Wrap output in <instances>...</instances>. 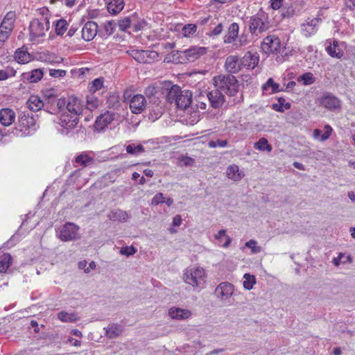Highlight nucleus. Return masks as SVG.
<instances>
[{"instance_id": "a18cd8bd", "label": "nucleus", "mask_w": 355, "mask_h": 355, "mask_svg": "<svg viewBox=\"0 0 355 355\" xmlns=\"http://www.w3.org/2000/svg\"><path fill=\"white\" fill-rule=\"evenodd\" d=\"M243 278V287L247 290H251L256 282L254 276L246 273L244 275Z\"/></svg>"}, {"instance_id": "423d86ee", "label": "nucleus", "mask_w": 355, "mask_h": 355, "mask_svg": "<svg viewBox=\"0 0 355 355\" xmlns=\"http://www.w3.org/2000/svg\"><path fill=\"white\" fill-rule=\"evenodd\" d=\"M18 128L21 135H28L36 130V121L28 113H21L19 116Z\"/></svg>"}, {"instance_id": "c756f323", "label": "nucleus", "mask_w": 355, "mask_h": 355, "mask_svg": "<svg viewBox=\"0 0 355 355\" xmlns=\"http://www.w3.org/2000/svg\"><path fill=\"white\" fill-rule=\"evenodd\" d=\"M108 216L112 220H118L120 222H126L130 218L128 212L121 209L112 211Z\"/></svg>"}, {"instance_id": "412c9836", "label": "nucleus", "mask_w": 355, "mask_h": 355, "mask_svg": "<svg viewBox=\"0 0 355 355\" xmlns=\"http://www.w3.org/2000/svg\"><path fill=\"white\" fill-rule=\"evenodd\" d=\"M15 119V113L10 108H3L0 110V123L4 126L10 125Z\"/></svg>"}, {"instance_id": "2eb2a0df", "label": "nucleus", "mask_w": 355, "mask_h": 355, "mask_svg": "<svg viewBox=\"0 0 355 355\" xmlns=\"http://www.w3.org/2000/svg\"><path fill=\"white\" fill-rule=\"evenodd\" d=\"M242 67L241 60H240L236 55H230L225 60V67L231 73L239 72Z\"/></svg>"}, {"instance_id": "4be33fe9", "label": "nucleus", "mask_w": 355, "mask_h": 355, "mask_svg": "<svg viewBox=\"0 0 355 355\" xmlns=\"http://www.w3.org/2000/svg\"><path fill=\"white\" fill-rule=\"evenodd\" d=\"M114 120V114L107 112L99 116L95 122V128L97 130H103Z\"/></svg>"}, {"instance_id": "473e14b6", "label": "nucleus", "mask_w": 355, "mask_h": 355, "mask_svg": "<svg viewBox=\"0 0 355 355\" xmlns=\"http://www.w3.org/2000/svg\"><path fill=\"white\" fill-rule=\"evenodd\" d=\"M270 89L269 94H274L283 91V89L280 88V85L278 83L274 82L273 79L270 78L267 82L262 86L263 92H267Z\"/></svg>"}, {"instance_id": "2f4dec72", "label": "nucleus", "mask_w": 355, "mask_h": 355, "mask_svg": "<svg viewBox=\"0 0 355 355\" xmlns=\"http://www.w3.org/2000/svg\"><path fill=\"white\" fill-rule=\"evenodd\" d=\"M15 21V13L14 12H8L5 16L0 26L2 28L12 31L13 28L14 22Z\"/></svg>"}, {"instance_id": "e2e57ef3", "label": "nucleus", "mask_w": 355, "mask_h": 355, "mask_svg": "<svg viewBox=\"0 0 355 355\" xmlns=\"http://www.w3.org/2000/svg\"><path fill=\"white\" fill-rule=\"evenodd\" d=\"M10 32L11 31L2 28V27L0 26V42H5L6 40L8 38Z\"/></svg>"}, {"instance_id": "f03ea898", "label": "nucleus", "mask_w": 355, "mask_h": 355, "mask_svg": "<svg viewBox=\"0 0 355 355\" xmlns=\"http://www.w3.org/2000/svg\"><path fill=\"white\" fill-rule=\"evenodd\" d=\"M214 85L222 93L229 96H234L239 91V83L236 78L232 75H219L213 79Z\"/></svg>"}, {"instance_id": "f3484780", "label": "nucleus", "mask_w": 355, "mask_h": 355, "mask_svg": "<svg viewBox=\"0 0 355 355\" xmlns=\"http://www.w3.org/2000/svg\"><path fill=\"white\" fill-rule=\"evenodd\" d=\"M98 25L94 21L87 22L82 29V36L85 41H91L97 33Z\"/></svg>"}, {"instance_id": "864d4df0", "label": "nucleus", "mask_w": 355, "mask_h": 355, "mask_svg": "<svg viewBox=\"0 0 355 355\" xmlns=\"http://www.w3.org/2000/svg\"><path fill=\"white\" fill-rule=\"evenodd\" d=\"M332 132H333L332 128L329 125H326L324 126V133L322 134L320 138L319 139V141H324L327 140L330 137Z\"/></svg>"}, {"instance_id": "dca6fc26", "label": "nucleus", "mask_w": 355, "mask_h": 355, "mask_svg": "<svg viewBox=\"0 0 355 355\" xmlns=\"http://www.w3.org/2000/svg\"><path fill=\"white\" fill-rule=\"evenodd\" d=\"M57 107L58 112L61 114L58 123L60 128H58V131L63 133L67 125V115H65V110L67 109L66 101L64 98H60L57 102Z\"/></svg>"}, {"instance_id": "338daca9", "label": "nucleus", "mask_w": 355, "mask_h": 355, "mask_svg": "<svg viewBox=\"0 0 355 355\" xmlns=\"http://www.w3.org/2000/svg\"><path fill=\"white\" fill-rule=\"evenodd\" d=\"M157 93V89L153 86H148L146 88L145 94L148 96H154Z\"/></svg>"}, {"instance_id": "f8f14e48", "label": "nucleus", "mask_w": 355, "mask_h": 355, "mask_svg": "<svg viewBox=\"0 0 355 355\" xmlns=\"http://www.w3.org/2000/svg\"><path fill=\"white\" fill-rule=\"evenodd\" d=\"M319 20L317 18L308 19L301 25V32L305 37H311L318 31Z\"/></svg>"}, {"instance_id": "79ce46f5", "label": "nucleus", "mask_w": 355, "mask_h": 355, "mask_svg": "<svg viewBox=\"0 0 355 355\" xmlns=\"http://www.w3.org/2000/svg\"><path fill=\"white\" fill-rule=\"evenodd\" d=\"M135 17L134 15L127 17L119 21V27L121 31H127L128 28L131 27V25L135 21Z\"/></svg>"}, {"instance_id": "13d9d810", "label": "nucleus", "mask_w": 355, "mask_h": 355, "mask_svg": "<svg viewBox=\"0 0 355 355\" xmlns=\"http://www.w3.org/2000/svg\"><path fill=\"white\" fill-rule=\"evenodd\" d=\"M49 75L54 78L64 77L66 75V71L61 69H50Z\"/></svg>"}, {"instance_id": "4c0bfd02", "label": "nucleus", "mask_w": 355, "mask_h": 355, "mask_svg": "<svg viewBox=\"0 0 355 355\" xmlns=\"http://www.w3.org/2000/svg\"><path fill=\"white\" fill-rule=\"evenodd\" d=\"M297 82L302 83L304 85H310L315 82V77L311 72H306L297 78Z\"/></svg>"}, {"instance_id": "4468645a", "label": "nucleus", "mask_w": 355, "mask_h": 355, "mask_svg": "<svg viewBox=\"0 0 355 355\" xmlns=\"http://www.w3.org/2000/svg\"><path fill=\"white\" fill-rule=\"evenodd\" d=\"M168 315L173 320H184L189 319L192 315V312L187 309L173 306L169 309Z\"/></svg>"}, {"instance_id": "0eeeda50", "label": "nucleus", "mask_w": 355, "mask_h": 355, "mask_svg": "<svg viewBox=\"0 0 355 355\" xmlns=\"http://www.w3.org/2000/svg\"><path fill=\"white\" fill-rule=\"evenodd\" d=\"M268 17L263 12H259L256 15L252 17L250 20V30L253 34H258L267 30Z\"/></svg>"}, {"instance_id": "9b49d317", "label": "nucleus", "mask_w": 355, "mask_h": 355, "mask_svg": "<svg viewBox=\"0 0 355 355\" xmlns=\"http://www.w3.org/2000/svg\"><path fill=\"white\" fill-rule=\"evenodd\" d=\"M146 101L143 95L136 94L130 99V108L132 113L139 114L144 110Z\"/></svg>"}, {"instance_id": "c9c22d12", "label": "nucleus", "mask_w": 355, "mask_h": 355, "mask_svg": "<svg viewBox=\"0 0 355 355\" xmlns=\"http://www.w3.org/2000/svg\"><path fill=\"white\" fill-rule=\"evenodd\" d=\"M254 148L260 151H267L268 153L271 152L272 150V146L268 144V140L261 137L258 140V141L254 144Z\"/></svg>"}, {"instance_id": "9d476101", "label": "nucleus", "mask_w": 355, "mask_h": 355, "mask_svg": "<svg viewBox=\"0 0 355 355\" xmlns=\"http://www.w3.org/2000/svg\"><path fill=\"white\" fill-rule=\"evenodd\" d=\"M234 291V286L228 282H222L219 284L215 289L216 296L220 301H225L230 299Z\"/></svg>"}, {"instance_id": "603ef678", "label": "nucleus", "mask_w": 355, "mask_h": 355, "mask_svg": "<svg viewBox=\"0 0 355 355\" xmlns=\"http://www.w3.org/2000/svg\"><path fill=\"white\" fill-rule=\"evenodd\" d=\"M136 252L137 250L132 245L123 247L120 250V254L127 257L133 255Z\"/></svg>"}, {"instance_id": "a19ab883", "label": "nucleus", "mask_w": 355, "mask_h": 355, "mask_svg": "<svg viewBox=\"0 0 355 355\" xmlns=\"http://www.w3.org/2000/svg\"><path fill=\"white\" fill-rule=\"evenodd\" d=\"M79 227L73 223H68V241L80 239Z\"/></svg>"}, {"instance_id": "e433bc0d", "label": "nucleus", "mask_w": 355, "mask_h": 355, "mask_svg": "<svg viewBox=\"0 0 355 355\" xmlns=\"http://www.w3.org/2000/svg\"><path fill=\"white\" fill-rule=\"evenodd\" d=\"M181 89L177 85H173L171 87L166 95V100L168 103H175L180 94Z\"/></svg>"}, {"instance_id": "72a5a7b5", "label": "nucleus", "mask_w": 355, "mask_h": 355, "mask_svg": "<svg viewBox=\"0 0 355 355\" xmlns=\"http://www.w3.org/2000/svg\"><path fill=\"white\" fill-rule=\"evenodd\" d=\"M12 257L8 253L3 254L0 257V272H6L8 268L11 266Z\"/></svg>"}, {"instance_id": "393cba45", "label": "nucleus", "mask_w": 355, "mask_h": 355, "mask_svg": "<svg viewBox=\"0 0 355 355\" xmlns=\"http://www.w3.org/2000/svg\"><path fill=\"white\" fill-rule=\"evenodd\" d=\"M226 232L225 230H220L214 235V239L218 241V244L225 248H227L232 243L231 237Z\"/></svg>"}, {"instance_id": "5fc2aeb1", "label": "nucleus", "mask_w": 355, "mask_h": 355, "mask_svg": "<svg viewBox=\"0 0 355 355\" xmlns=\"http://www.w3.org/2000/svg\"><path fill=\"white\" fill-rule=\"evenodd\" d=\"M57 236L61 241H67V223L57 230Z\"/></svg>"}, {"instance_id": "3c124183", "label": "nucleus", "mask_w": 355, "mask_h": 355, "mask_svg": "<svg viewBox=\"0 0 355 355\" xmlns=\"http://www.w3.org/2000/svg\"><path fill=\"white\" fill-rule=\"evenodd\" d=\"M103 86V78H96L94 79L89 87L90 92H96V91L101 89Z\"/></svg>"}, {"instance_id": "39448f33", "label": "nucleus", "mask_w": 355, "mask_h": 355, "mask_svg": "<svg viewBox=\"0 0 355 355\" xmlns=\"http://www.w3.org/2000/svg\"><path fill=\"white\" fill-rule=\"evenodd\" d=\"M318 105L331 112L338 111L341 108L342 102L331 93H324L317 99Z\"/></svg>"}, {"instance_id": "ea45409f", "label": "nucleus", "mask_w": 355, "mask_h": 355, "mask_svg": "<svg viewBox=\"0 0 355 355\" xmlns=\"http://www.w3.org/2000/svg\"><path fill=\"white\" fill-rule=\"evenodd\" d=\"M101 104V102L100 100L93 94L87 96L86 103L87 109L93 111L97 109Z\"/></svg>"}, {"instance_id": "f257e3e1", "label": "nucleus", "mask_w": 355, "mask_h": 355, "mask_svg": "<svg viewBox=\"0 0 355 355\" xmlns=\"http://www.w3.org/2000/svg\"><path fill=\"white\" fill-rule=\"evenodd\" d=\"M206 271L202 267H191L185 269L184 271V282L194 288H203L206 284Z\"/></svg>"}, {"instance_id": "f704fd0d", "label": "nucleus", "mask_w": 355, "mask_h": 355, "mask_svg": "<svg viewBox=\"0 0 355 355\" xmlns=\"http://www.w3.org/2000/svg\"><path fill=\"white\" fill-rule=\"evenodd\" d=\"M75 162L81 166H87L94 163V159L85 153H82L76 157Z\"/></svg>"}, {"instance_id": "37998d69", "label": "nucleus", "mask_w": 355, "mask_h": 355, "mask_svg": "<svg viewBox=\"0 0 355 355\" xmlns=\"http://www.w3.org/2000/svg\"><path fill=\"white\" fill-rule=\"evenodd\" d=\"M290 108L291 104L289 103H286L285 99L283 98H279L278 102L272 104V109L280 112H283Z\"/></svg>"}, {"instance_id": "0e129e2a", "label": "nucleus", "mask_w": 355, "mask_h": 355, "mask_svg": "<svg viewBox=\"0 0 355 355\" xmlns=\"http://www.w3.org/2000/svg\"><path fill=\"white\" fill-rule=\"evenodd\" d=\"M270 2L273 10H278L282 6L283 0H270Z\"/></svg>"}, {"instance_id": "c85d7f7f", "label": "nucleus", "mask_w": 355, "mask_h": 355, "mask_svg": "<svg viewBox=\"0 0 355 355\" xmlns=\"http://www.w3.org/2000/svg\"><path fill=\"white\" fill-rule=\"evenodd\" d=\"M124 8L123 0H112L107 6V10L112 15L119 13Z\"/></svg>"}, {"instance_id": "20e7f679", "label": "nucleus", "mask_w": 355, "mask_h": 355, "mask_svg": "<svg viewBox=\"0 0 355 355\" xmlns=\"http://www.w3.org/2000/svg\"><path fill=\"white\" fill-rule=\"evenodd\" d=\"M49 26L50 24L46 17L32 20L29 26L31 40L33 41L36 38L44 36L46 31L49 30Z\"/></svg>"}, {"instance_id": "5701e85b", "label": "nucleus", "mask_w": 355, "mask_h": 355, "mask_svg": "<svg viewBox=\"0 0 355 355\" xmlns=\"http://www.w3.org/2000/svg\"><path fill=\"white\" fill-rule=\"evenodd\" d=\"M44 75V72L41 69H35L30 72L23 73L21 76L23 81L28 80L29 83H33L40 80Z\"/></svg>"}, {"instance_id": "de8ad7c7", "label": "nucleus", "mask_w": 355, "mask_h": 355, "mask_svg": "<svg viewBox=\"0 0 355 355\" xmlns=\"http://www.w3.org/2000/svg\"><path fill=\"white\" fill-rule=\"evenodd\" d=\"M245 247L250 249L252 254H258L261 252V248L257 245V241L250 239L245 243Z\"/></svg>"}, {"instance_id": "bf43d9fd", "label": "nucleus", "mask_w": 355, "mask_h": 355, "mask_svg": "<svg viewBox=\"0 0 355 355\" xmlns=\"http://www.w3.org/2000/svg\"><path fill=\"white\" fill-rule=\"evenodd\" d=\"M223 30V24L220 23V24H218L213 30H211L210 31L209 33H208V35L209 36H217V35H219L222 31Z\"/></svg>"}, {"instance_id": "69168bd1", "label": "nucleus", "mask_w": 355, "mask_h": 355, "mask_svg": "<svg viewBox=\"0 0 355 355\" xmlns=\"http://www.w3.org/2000/svg\"><path fill=\"white\" fill-rule=\"evenodd\" d=\"M105 29L108 35H111L114 32L113 23L111 21H108L105 24Z\"/></svg>"}, {"instance_id": "b1692460", "label": "nucleus", "mask_w": 355, "mask_h": 355, "mask_svg": "<svg viewBox=\"0 0 355 355\" xmlns=\"http://www.w3.org/2000/svg\"><path fill=\"white\" fill-rule=\"evenodd\" d=\"M226 175L228 178L237 182L244 177V172L239 169L238 165L232 164L227 168Z\"/></svg>"}, {"instance_id": "680f3d73", "label": "nucleus", "mask_w": 355, "mask_h": 355, "mask_svg": "<svg viewBox=\"0 0 355 355\" xmlns=\"http://www.w3.org/2000/svg\"><path fill=\"white\" fill-rule=\"evenodd\" d=\"M133 31L137 32L141 29H143L146 26V22L141 19L138 21L137 23L133 22Z\"/></svg>"}, {"instance_id": "4d7b16f0", "label": "nucleus", "mask_w": 355, "mask_h": 355, "mask_svg": "<svg viewBox=\"0 0 355 355\" xmlns=\"http://www.w3.org/2000/svg\"><path fill=\"white\" fill-rule=\"evenodd\" d=\"M227 144V141L226 140H216V141H210L209 142V146L211 148L216 147H225Z\"/></svg>"}, {"instance_id": "7ed1b4c3", "label": "nucleus", "mask_w": 355, "mask_h": 355, "mask_svg": "<svg viewBox=\"0 0 355 355\" xmlns=\"http://www.w3.org/2000/svg\"><path fill=\"white\" fill-rule=\"evenodd\" d=\"M83 105L80 98L71 96L68 97V128H74L78 122L79 116L82 114Z\"/></svg>"}, {"instance_id": "8fccbe9b", "label": "nucleus", "mask_w": 355, "mask_h": 355, "mask_svg": "<svg viewBox=\"0 0 355 355\" xmlns=\"http://www.w3.org/2000/svg\"><path fill=\"white\" fill-rule=\"evenodd\" d=\"M197 30V26L193 24H189L185 25L182 28V34L184 37H189L194 34Z\"/></svg>"}, {"instance_id": "052dcab7", "label": "nucleus", "mask_w": 355, "mask_h": 355, "mask_svg": "<svg viewBox=\"0 0 355 355\" xmlns=\"http://www.w3.org/2000/svg\"><path fill=\"white\" fill-rule=\"evenodd\" d=\"M162 202H164V196L162 193H157L151 200V204L153 205H157Z\"/></svg>"}, {"instance_id": "aec40b11", "label": "nucleus", "mask_w": 355, "mask_h": 355, "mask_svg": "<svg viewBox=\"0 0 355 355\" xmlns=\"http://www.w3.org/2000/svg\"><path fill=\"white\" fill-rule=\"evenodd\" d=\"M259 57L257 53L247 52L241 59L243 67L248 69H254L258 64Z\"/></svg>"}, {"instance_id": "cd10ccee", "label": "nucleus", "mask_w": 355, "mask_h": 355, "mask_svg": "<svg viewBox=\"0 0 355 355\" xmlns=\"http://www.w3.org/2000/svg\"><path fill=\"white\" fill-rule=\"evenodd\" d=\"M326 51L328 54L333 58H340L343 55V51L340 48L337 41H334L332 44L330 43V44L327 46Z\"/></svg>"}, {"instance_id": "7c9ffc66", "label": "nucleus", "mask_w": 355, "mask_h": 355, "mask_svg": "<svg viewBox=\"0 0 355 355\" xmlns=\"http://www.w3.org/2000/svg\"><path fill=\"white\" fill-rule=\"evenodd\" d=\"M27 103L28 108L33 112L39 111L44 106V103L37 96H31Z\"/></svg>"}, {"instance_id": "1a4fd4ad", "label": "nucleus", "mask_w": 355, "mask_h": 355, "mask_svg": "<svg viewBox=\"0 0 355 355\" xmlns=\"http://www.w3.org/2000/svg\"><path fill=\"white\" fill-rule=\"evenodd\" d=\"M131 55L135 60L140 63H150L159 58V54L153 51L133 50Z\"/></svg>"}, {"instance_id": "a878e982", "label": "nucleus", "mask_w": 355, "mask_h": 355, "mask_svg": "<svg viewBox=\"0 0 355 355\" xmlns=\"http://www.w3.org/2000/svg\"><path fill=\"white\" fill-rule=\"evenodd\" d=\"M15 60L19 64L28 63L31 60V55L24 46L17 49L15 52Z\"/></svg>"}, {"instance_id": "09e8293b", "label": "nucleus", "mask_w": 355, "mask_h": 355, "mask_svg": "<svg viewBox=\"0 0 355 355\" xmlns=\"http://www.w3.org/2000/svg\"><path fill=\"white\" fill-rule=\"evenodd\" d=\"M144 151V148L141 145H128L126 146V152L131 155H137L138 154Z\"/></svg>"}, {"instance_id": "49530a36", "label": "nucleus", "mask_w": 355, "mask_h": 355, "mask_svg": "<svg viewBox=\"0 0 355 355\" xmlns=\"http://www.w3.org/2000/svg\"><path fill=\"white\" fill-rule=\"evenodd\" d=\"M55 31L57 35H62L67 31V21L63 19L58 20L55 26Z\"/></svg>"}, {"instance_id": "c03bdc74", "label": "nucleus", "mask_w": 355, "mask_h": 355, "mask_svg": "<svg viewBox=\"0 0 355 355\" xmlns=\"http://www.w3.org/2000/svg\"><path fill=\"white\" fill-rule=\"evenodd\" d=\"M89 71L88 68H74L70 71L71 78L77 80H83L85 78L86 72Z\"/></svg>"}, {"instance_id": "774afa93", "label": "nucleus", "mask_w": 355, "mask_h": 355, "mask_svg": "<svg viewBox=\"0 0 355 355\" xmlns=\"http://www.w3.org/2000/svg\"><path fill=\"white\" fill-rule=\"evenodd\" d=\"M182 218L180 215H175L173 218V225L175 227H178L182 223Z\"/></svg>"}, {"instance_id": "6e6d98bb", "label": "nucleus", "mask_w": 355, "mask_h": 355, "mask_svg": "<svg viewBox=\"0 0 355 355\" xmlns=\"http://www.w3.org/2000/svg\"><path fill=\"white\" fill-rule=\"evenodd\" d=\"M248 44L247 37L244 35H241L239 37V40L234 44V49H237L241 46H243Z\"/></svg>"}, {"instance_id": "6ab92c4d", "label": "nucleus", "mask_w": 355, "mask_h": 355, "mask_svg": "<svg viewBox=\"0 0 355 355\" xmlns=\"http://www.w3.org/2000/svg\"><path fill=\"white\" fill-rule=\"evenodd\" d=\"M192 94L189 90L180 91L175 104L182 110L187 109L191 103Z\"/></svg>"}, {"instance_id": "ddd939ff", "label": "nucleus", "mask_w": 355, "mask_h": 355, "mask_svg": "<svg viewBox=\"0 0 355 355\" xmlns=\"http://www.w3.org/2000/svg\"><path fill=\"white\" fill-rule=\"evenodd\" d=\"M207 98L214 108L220 107L225 102L224 95L216 87L207 94Z\"/></svg>"}, {"instance_id": "58836bf2", "label": "nucleus", "mask_w": 355, "mask_h": 355, "mask_svg": "<svg viewBox=\"0 0 355 355\" xmlns=\"http://www.w3.org/2000/svg\"><path fill=\"white\" fill-rule=\"evenodd\" d=\"M106 336L110 338H114L122 333V329L119 325L111 324L106 329Z\"/></svg>"}, {"instance_id": "a211bd4d", "label": "nucleus", "mask_w": 355, "mask_h": 355, "mask_svg": "<svg viewBox=\"0 0 355 355\" xmlns=\"http://www.w3.org/2000/svg\"><path fill=\"white\" fill-rule=\"evenodd\" d=\"M206 52L207 49L205 47L193 46L185 50L183 53L188 62H193L205 54Z\"/></svg>"}, {"instance_id": "bb28decb", "label": "nucleus", "mask_w": 355, "mask_h": 355, "mask_svg": "<svg viewBox=\"0 0 355 355\" xmlns=\"http://www.w3.org/2000/svg\"><path fill=\"white\" fill-rule=\"evenodd\" d=\"M239 27L237 23L230 24L227 33L224 36V42L226 44L232 43L238 37Z\"/></svg>"}, {"instance_id": "6e6552de", "label": "nucleus", "mask_w": 355, "mask_h": 355, "mask_svg": "<svg viewBox=\"0 0 355 355\" xmlns=\"http://www.w3.org/2000/svg\"><path fill=\"white\" fill-rule=\"evenodd\" d=\"M261 48L266 54L277 53L281 48L280 40L275 35H268L263 39Z\"/></svg>"}]
</instances>
